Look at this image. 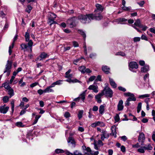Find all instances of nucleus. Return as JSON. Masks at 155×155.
Wrapping results in <instances>:
<instances>
[{"mask_svg":"<svg viewBox=\"0 0 155 155\" xmlns=\"http://www.w3.org/2000/svg\"><path fill=\"white\" fill-rule=\"evenodd\" d=\"M101 13L96 12L95 15L93 14H87L86 15H80L78 17V19L80 20L83 23H88L91 20L95 19L99 20L102 18L103 17L100 14Z\"/></svg>","mask_w":155,"mask_h":155,"instance_id":"1","label":"nucleus"},{"mask_svg":"<svg viewBox=\"0 0 155 155\" xmlns=\"http://www.w3.org/2000/svg\"><path fill=\"white\" fill-rule=\"evenodd\" d=\"M101 92L103 95L107 97L111 98L113 96V92L112 90L107 86L105 87Z\"/></svg>","mask_w":155,"mask_h":155,"instance_id":"2","label":"nucleus"},{"mask_svg":"<svg viewBox=\"0 0 155 155\" xmlns=\"http://www.w3.org/2000/svg\"><path fill=\"white\" fill-rule=\"evenodd\" d=\"M12 62L9 61L8 60L7 61V63L5 66V70L4 71V73L7 72V75L8 76L10 74L11 72V69L12 66Z\"/></svg>","mask_w":155,"mask_h":155,"instance_id":"3","label":"nucleus"},{"mask_svg":"<svg viewBox=\"0 0 155 155\" xmlns=\"http://www.w3.org/2000/svg\"><path fill=\"white\" fill-rule=\"evenodd\" d=\"M76 19L74 17L69 19L68 20L67 23L69 26L70 27L72 28L75 26Z\"/></svg>","mask_w":155,"mask_h":155,"instance_id":"4","label":"nucleus"},{"mask_svg":"<svg viewBox=\"0 0 155 155\" xmlns=\"http://www.w3.org/2000/svg\"><path fill=\"white\" fill-rule=\"evenodd\" d=\"M124 95L126 97H129L127 99L130 101H135L136 100V98L135 97L134 95L133 94L128 92L124 93Z\"/></svg>","mask_w":155,"mask_h":155,"instance_id":"5","label":"nucleus"},{"mask_svg":"<svg viewBox=\"0 0 155 155\" xmlns=\"http://www.w3.org/2000/svg\"><path fill=\"white\" fill-rule=\"evenodd\" d=\"M129 66L130 70L134 72H136V71H133V69L134 68L136 69L138 68L137 63L134 61L130 62L129 64Z\"/></svg>","mask_w":155,"mask_h":155,"instance_id":"6","label":"nucleus"},{"mask_svg":"<svg viewBox=\"0 0 155 155\" xmlns=\"http://www.w3.org/2000/svg\"><path fill=\"white\" fill-rule=\"evenodd\" d=\"M127 21V19L125 18H120L115 20V21L118 24H126V22Z\"/></svg>","mask_w":155,"mask_h":155,"instance_id":"7","label":"nucleus"},{"mask_svg":"<svg viewBox=\"0 0 155 155\" xmlns=\"http://www.w3.org/2000/svg\"><path fill=\"white\" fill-rule=\"evenodd\" d=\"M67 141L69 145L70 144V143L71 144V147H75L76 146V142L73 138L72 137H69Z\"/></svg>","mask_w":155,"mask_h":155,"instance_id":"8","label":"nucleus"},{"mask_svg":"<svg viewBox=\"0 0 155 155\" xmlns=\"http://www.w3.org/2000/svg\"><path fill=\"white\" fill-rule=\"evenodd\" d=\"M96 6L97 9L95 10V12L101 13L102 12L104 8L101 5L97 4H96Z\"/></svg>","mask_w":155,"mask_h":155,"instance_id":"9","label":"nucleus"},{"mask_svg":"<svg viewBox=\"0 0 155 155\" xmlns=\"http://www.w3.org/2000/svg\"><path fill=\"white\" fill-rule=\"evenodd\" d=\"M103 95H104L101 92L95 96V98L98 103H101L102 101L101 98V97Z\"/></svg>","mask_w":155,"mask_h":155,"instance_id":"10","label":"nucleus"},{"mask_svg":"<svg viewBox=\"0 0 155 155\" xmlns=\"http://www.w3.org/2000/svg\"><path fill=\"white\" fill-rule=\"evenodd\" d=\"M9 107H5L4 106H1L0 107V112L1 113L5 114L9 109Z\"/></svg>","mask_w":155,"mask_h":155,"instance_id":"11","label":"nucleus"},{"mask_svg":"<svg viewBox=\"0 0 155 155\" xmlns=\"http://www.w3.org/2000/svg\"><path fill=\"white\" fill-rule=\"evenodd\" d=\"M88 89L90 90H92L93 91L96 93L98 92V86L94 85H90L88 87Z\"/></svg>","mask_w":155,"mask_h":155,"instance_id":"12","label":"nucleus"},{"mask_svg":"<svg viewBox=\"0 0 155 155\" xmlns=\"http://www.w3.org/2000/svg\"><path fill=\"white\" fill-rule=\"evenodd\" d=\"M123 102L122 100L119 101L117 105V109L119 111H121L123 110L124 106L123 105Z\"/></svg>","mask_w":155,"mask_h":155,"instance_id":"13","label":"nucleus"},{"mask_svg":"<svg viewBox=\"0 0 155 155\" xmlns=\"http://www.w3.org/2000/svg\"><path fill=\"white\" fill-rule=\"evenodd\" d=\"M116 128V127L114 125L112 126L111 127L112 133L111 134L114 136L115 138L117 137Z\"/></svg>","mask_w":155,"mask_h":155,"instance_id":"14","label":"nucleus"},{"mask_svg":"<svg viewBox=\"0 0 155 155\" xmlns=\"http://www.w3.org/2000/svg\"><path fill=\"white\" fill-rule=\"evenodd\" d=\"M145 139V136L144 134L143 133H141L140 134L138 140L139 142H141L143 143V140Z\"/></svg>","mask_w":155,"mask_h":155,"instance_id":"15","label":"nucleus"},{"mask_svg":"<svg viewBox=\"0 0 155 155\" xmlns=\"http://www.w3.org/2000/svg\"><path fill=\"white\" fill-rule=\"evenodd\" d=\"M109 79L110 84L112 87L114 88H116L117 86V84L114 81V80L110 78H109Z\"/></svg>","mask_w":155,"mask_h":155,"instance_id":"16","label":"nucleus"},{"mask_svg":"<svg viewBox=\"0 0 155 155\" xmlns=\"http://www.w3.org/2000/svg\"><path fill=\"white\" fill-rule=\"evenodd\" d=\"M86 91H83L82 93L79 96V98L81 99L83 102L84 101V100L85 98V94Z\"/></svg>","mask_w":155,"mask_h":155,"instance_id":"17","label":"nucleus"},{"mask_svg":"<svg viewBox=\"0 0 155 155\" xmlns=\"http://www.w3.org/2000/svg\"><path fill=\"white\" fill-rule=\"evenodd\" d=\"M149 70V66L148 65H145L141 68V71L143 72H146Z\"/></svg>","mask_w":155,"mask_h":155,"instance_id":"18","label":"nucleus"},{"mask_svg":"<svg viewBox=\"0 0 155 155\" xmlns=\"http://www.w3.org/2000/svg\"><path fill=\"white\" fill-rule=\"evenodd\" d=\"M134 25V26H137L138 27L140 28V27H142V25L141 23V22L139 19H137L135 22H134V25Z\"/></svg>","mask_w":155,"mask_h":155,"instance_id":"19","label":"nucleus"},{"mask_svg":"<svg viewBox=\"0 0 155 155\" xmlns=\"http://www.w3.org/2000/svg\"><path fill=\"white\" fill-rule=\"evenodd\" d=\"M7 90L8 94L9 95V98H10L14 95V90L11 87Z\"/></svg>","mask_w":155,"mask_h":155,"instance_id":"20","label":"nucleus"},{"mask_svg":"<svg viewBox=\"0 0 155 155\" xmlns=\"http://www.w3.org/2000/svg\"><path fill=\"white\" fill-rule=\"evenodd\" d=\"M102 70L106 74H108L109 72V68L106 66H103L102 67Z\"/></svg>","mask_w":155,"mask_h":155,"instance_id":"21","label":"nucleus"},{"mask_svg":"<svg viewBox=\"0 0 155 155\" xmlns=\"http://www.w3.org/2000/svg\"><path fill=\"white\" fill-rule=\"evenodd\" d=\"M105 106L104 105H101L99 107V112L101 114H103L104 111Z\"/></svg>","mask_w":155,"mask_h":155,"instance_id":"22","label":"nucleus"},{"mask_svg":"<svg viewBox=\"0 0 155 155\" xmlns=\"http://www.w3.org/2000/svg\"><path fill=\"white\" fill-rule=\"evenodd\" d=\"M143 148L145 150H151L153 149V147L150 144H148L147 145H145L144 147Z\"/></svg>","mask_w":155,"mask_h":155,"instance_id":"23","label":"nucleus"},{"mask_svg":"<svg viewBox=\"0 0 155 155\" xmlns=\"http://www.w3.org/2000/svg\"><path fill=\"white\" fill-rule=\"evenodd\" d=\"M51 87H50V86L48 87L46 89L44 90V92L45 93H49L51 92H53L54 90L51 89Z\"/></svg>","mask_w":155,"mask_h":155,"instance_id":"24","label":"nucleus"},{"mask_svg":"<svg viewBox=\"0 0 155 155\" xmlns=\"http://www.w3.org/2000/svg\"><path fill=\"white\" fill-rule=\"evenodd\" d=\"M48 56L47 54L45 52H43L41 53L40 56V57L41 59H44Z\"/></svg>","mask_w":155,"mask_h":155,"instance_id":"25","label":"nucleus"},{"mask_svg":"<svg viewBox=\"0 0 155 155\" xmlns=\"http://www.w3.org/2000/svg\"><path fill=\"white\" fill-rule=\"evenodd\" d=\"M78 32L84 38V40H85L86 35L84 32L81 30H79L78 31Z\"/></svg>","mask_w":155,"mask_h":155,"instance_id":"26","label":"nucleus"},{"mask_svg":"<svg viewBox=\"0 0 155 155\" xmlns=\"http://www.w3.org/2000/svg\"><path fill=\"white\" fill-rule=\"evenodd\" d=\"M28 47V45L25 43H22L21 45V50H23L25 51Z\"/></svg>","mask_w":155,"mask_h":155,"instance_id":"27","label":"nucleus"},{"mask_svg":"<svg viewBox=\"0 0 155 155\" xmlns=\"http://www.w3.org/2000/svg\"><path fill=\"white\" fill-rule=\"evenodd\" d=\"M86 68L85 67L82 66L79 68V70L82 74H84V71Z\"/></svg>","mask_w":155,"mask_h":155,"instance_id":"28","label":"nucleus"},{"mask_svg":"<svg viewBox=\"0 0 155 155\" xmlns=\"http://www.w3.org/2000/svg\"><path fill=\"white\" fill-rule=\"evenodd\" d=\"M82 148L84 150H85L87 152H89L90 153L92 154V151L91 149L89 147H87L86 148L85 146H82Z\"/></svg>","mask_w":155,"mask_h":155,"instance_id":"29","label":"nucleus"},{"mask_svg":"<svg viewBox=\"0 0 155 155\" xmlns=\"http://www.w3.org/2000/svg\"><path fill=\"white\" fill-rule=\"evenodd\" d=\"M102 134L101 135L105 137L106 138H108L109 137V134L105 130H102Z\"/></svg>","mask_w":155,"mask_h":155,"instance_id":"30","label":"nucleus"},{"mask_svg":"<svg viewBox=\"0 0 155 155\" xmlns=\"http://www.w3.org/2000/svg\"><path fill=\"white\" fill-rule=\"evenodd\" d=\"M54 19L51 18H49L48 19V23L50 25H51L53 24H56V22L54 21Z\"/></svg>","mask_w":155,"mask_h":155,"instance_id":"31","label":"nucleus"},{"mask_svg":"<svg viewBox=\"0 0 155 155\" xmlns=\"http://www.w3.org/2000/svg\"><path fill=\"white\" fill-rule=\"evenodd\" d=\"M25 37L26 41L27 42L29 40L30 38V35L29 33L28 32H26Z\"/></svg>","mask_w":155,"mask_h":155,"instance_id":"32","label":"nucleus"},{"mask_svg":"<svg viewBox=\"0 0 155 155\" xmlns=\"http://www.w3.org/2000/svg\"><path fill=\"white\" fill-rule=\"evenodd\" d=\"M150 94H144L140 95L139 96V98H144L148 97H150Z\"/></svg>","mask_w":155,"mask_h":155,"instance_id":"33","label":"nucleus"},{"mask_svg":"<svg viewBox=\"0 0 155 155\" xmlns=\"http://www.w3.org/2000/svg\"><path fill=\"white\" fill-rule=\"evenodd\" d=\"M28 47L30 48V51L31 52L32 51V47L33 45V42L31 40H29L28 41Z\"/></svg>","mask_w":155,"mask_h":155,"instance_id":"34","label":"nucleus"},{"mask_svg":"<svg viewBox=\"0 0 155 155\" xmlns=\"http://www.w3.org/2000/svg\"><path fill=\"white\" fill-rule=\"evenodd\" d=\"M83 110H80L78 113V117L79 120H80L82 117V115L83 113Z\"/></svg>","mask_w":155,"mask_h":155,"instance_id":"35","label":"nucleus"},{"mask_svg":"<svg viewBox=\"0 0 155 155\" xmlns=\"http://www.w3.org/2000/svg\"><path fill=\"white\" fill-rule=\"evenodd\" d=\"M97 126H99L101 127H104L105 126V124L103 122L97 121Z\"/></svg>","mask_w":155,"mask_h":155,"instance_id":"36","label":"nucleus"},{"mask_svg":"<svg viewBox=\"0 0 155 155\" xmlns=\"http://www.w3.org/2000/svg\"><path fill=\"white\" fill-rule=\"evenodd\" d=\"M15 125L18 127H23L25 126L21 122H17L15 124Z\"/></svg>","mask_w":155,"mask_h":155,"instance_id":"37","label":"nucleus"},{"mask_svg":"<svg viewBox=\"0 0 155 155\" xmlns=\"http://www.w3.org/2000/svg\"><path fill=\"white\" fill-rule=\"evenodd\" d=\"M32 9V7L31 5H28L25 11L26 12H28V13H30Z\"/></svg>","mask_w":155,"mask_h":155,"instance_id":"38","label":"nucleus"},{"mask_svg":"<svg viewBox=\"0 0 155 155\" xmlns=\"http://www.w3.org/2000/svg\"><path fill=\"white\" fill-rule=\"evenodd\" d=\"M145 150L143 147H141L140 148L138 149L137 151L140 153H144L145 152Z\"/></svg>","mask_w":155,"mask_h":155,"instance_id":"39","label":"nucleus"},{"mask_svg":"<svg viewBox=\"0 0 155 155\" xmlns=\"http://www.w3.org/2000/svg\"><path fill=\"white\" fill-rule=\"evenodd\" d=\"M9 97L7 96H5L3 97L2 100L4 103H7V102L8 101H9Z\"/></svg>","mask_w":155,"mask_h":155,"instance_id":"40","label":"nucleus"},{"mask_svg":"<svg viewBox=\"0 0 155 155\" xmlns=\"http://www.w3.org/2000/svg\"><path fill=\"white\" fill-rule=\"evenodd\" d=\"M142 106V103L141 102H140L138 104V106L137 107V112L138 113H139L141 110Z\"/></svg>","mask_w":155,"mask_h":155,"instance_id":"41","label":"nucleus"},{"mask_svg":"<svg viewBox=\"0 0 155 155\" xmlns=\"http://www.w3.org/2000/svg\"><path fill=\"white\" fill-rule=\"evenodd\" d=\"M83 48H84V54L85 55H87V48L86 45V43L85 42H84L83 44Z\"/></svg>","mask_w":155,"mask_h":155,"instance_id":"42","label":"nucleus"},{"mask_svg":"<svg viewBox=\"0 0 155 155\" xmlns=\"http://www.w3.org/2000/svg\"><path fill=\"white\" fill-rule=\"evenodd\" d=\"M122 9L125 11L130 10L131 9V7H126L125 6L122 7Z\"/></svg>","mask_w":155,"mask_h":155,"instance_id":"43","label":"nucleus"},{"mask_svg":"<svg viewBox=\"0 0 155 155\" xmlns=\"http://www.w3.org/2000/svg\"><path fill=\"white\" fill-rule=\"evenodd\" d=\"M116 55H120L122 56H126L125 54L121 51L117 53Z\"/></svg>","mask_w":155,"mask_h":155,"instance_id":"44","label":"nucleus"},{"mask_svg":"<svg viewBox=\"0 0 155 155\" xmlns=\"http://www.w3.org/2000/svg\"><path fill=\"white\" fill-rule=\"evenodd\" d=\"M4 87L7 90H8L9 89L11 88V87L7 83H5L4 84Z\"/></svg>","mask_w":155,"mask_h":155,"instance_id":"45","label":"nucleus"},{"mask_svg":"<svg viewBox=\"0 0 155 155\" xmlns=\"http://www.w3.org/2000/svg\"><path fill=\"white\" fill-rule=\"evenodd\" d=\"M38 93L40 95L42 94L43 93H45L44 92V90H43L42 89H39L37 91Z\"/></svg>","mask_w":155,"mask_h":155,"instance_id":"46","label":"nucleus"},{"mask_svg":"<svg viewBox=\"0 0 155 155\" xmlns=\"http://www.w3.org/2000/svg\"><path fill=\"white\" fill-rule=\"evenodd\" d=\"M114 119L116 122H117L120 120V117L119 115L117 114L114 117Z\"/></svg>","mask_w":155,"mask_h":155,"instance_id":"47","label":"nucleus"},{"mask_svg":"<svg viewBox=\"0 0 155 155\" xmlns=\"http://www.w3.org/2000/svg\"><path fill=\"white\" fill-rule=\"evenodd\" d=\"M118 89L119 90L123 92H125L126 91V90L125 88L121 86L118 87Z\"/></svg>","mask_w":155,"mask_h":155,"instance_id":"48","label":"nucleus"},{"mask_svg":"<svg viewBox=\"0 0 155 155\" xmlns=\"http://www.w3.org/2000/svg\"><path fill=\"white\" fill-rule=\"evenodd\" d=\"M55 151L56 153H63L64 151L60 149H57L55 150Z\"/></svg>","mask_w":155,"mask_h":155,"instance_id":"49","label":"nucleus"},{"mask_svg":"<svg viewBox=\"0 0 155 155\" xmlns=\"http://www.w3.org/2000/svg\"><path fill=\"white\" fill-rule=\"evenodd\" d=\"M64 116L66 118H68L70 117V114L69 112H65L64 114Z\"/></svg>","mask_w":155,"mask_h":155,"instance_id":"50","label":"nucleus"},{"mask_svg":"<svg viewBox=\"0 0 155 155\" xmlns=\"http://www.w3.org/2000/svg\"><path fill=\"white\" fill-rule=\"evenodd\" d=\"M73 45L75 47H78L79 46V45L78 43L75 41H74L72 42Z\"/></svg>","mask_w":155,"mask_h":155,"instance_id":"51","label":"nucleus"},{"mask_svg":"<svg viewBox=\"0 0 155 155\" xmlns=\"http://www.w3.org/2000/svg\"><path fill=\"white\" fill-rule=\"evenodd\" d=\"M140 38L139 37H136L134 38V42L139 41H140Z\"/></svg>","mask_w":155,"mask_h":155,"instance_id":"52","label":"nucleus"},{"mask_svg":"<svg viewBox=\"0 0 155 155\" xmlns=\"http://www.w3.org/2000/svg\"><path fill=\"white\" fill-rule=\"evenodd\" d=\"M74 155H82V153L78 150L74 151Z\"/></svg>","mask_w":155,"mask_h":155,"instance_id":"53","label":"nucleus"},{"mask_svg":"<svg viewBox=\"0 0 155 155\" xmlns=\"http://www.w3.org/2000/svg\"><path fill=\"white\" fill-rule=\"evenodd\" d=\"M38 84V82H35V83H33L31 84L30 85V86L32 88Z\"/></svg>","mask_w":155,"mask_h":155,"instance_id":"54","label":"nucleus"},{"mask_svg":"<svg viewBox=\"0 0 155 155\" xmlns=\"http://www.w3.org/2000/svg\"><path fill=\"white\" fill-rule=\"evenodd\" d=\"M96 77L94 76H91L89 78V80L90 81H92L96 78Z\"/></svg>","mask_w":155,"mask_h":155,"instance_id":"55","label":"nucleus"},{"mask_svg":"<svg viewBox=\"0 0 155 155\" xmlns=\"http://www.w3.org/2000/svg\"><path fill=\"white\" fill-rule=\"evenodd\" d=\"M144 3V2L143 1H140L139 2H138L137 4L141 7H142Z\"/></svg>","mask_w":155,"mask_h":155,"instance_id":"56","label":"nucleus"},{"mask_svg":"<svg viewBox=\"0 0 155 155\" xmlns=\"http://www.w3.org/2000/svg\"><path fill=\"white\" fill-rule=\"evenodd\" d=\"M98 107L96 106H94L92 109V110L94 111H97L98 110Z\"/></svg>","mask_w":155,"mask_h":155,"instance_id":"57","label":"nucleus"},{"mask_svg":"<svg viewBox=\"0 0 155 155\" xmlns=\"http://www.w3.org/2000/svg\"><path fill=\"white\" fill-rule=\"evenodd\" d=\"M51 17L50 18H51L55 19L56 18V15L54 13H51L50 14Z\"/></svg>","mask_w":155,"mask_h":155,"instance_id":"58","label":"nucleus"},{"mask_svg":"<svg viewBox=\"0 0 155 155\" xmlns=\"http://www.w3.org/2000/svg\"><path fill=\"white\" fill-rule=\"evenodd\" d=\"M141 38L142 40H144L146 41L148 40V39H147V37L145 35H142V36H141Z\"/></svg>","mask_w":155,"mask_h":155,"instance_id":"59","label":"nucleus"},{"mask_svg":"<svg viewBox=\"0 0 155 155\" xmlns=\"http://www.w3.org/2000/svg\"><path fill=\"white\" fill-rule=\"evenodd\" d=\"M139 64L140 65L143 66L145 65V63L144 61L141 60L139 61Z\"/></svg>","mask_w":155,"mask_h":155,"instance_id":"60","label":"nucleus"},{"mask_svg":"<svg viewBox=\"0 0 155 155\" xmlns=\"http://www.w3.org/2000/svg\"><path fill=\"white\" fill-rule=\"evenodd\" d=\"M84 72V73H89L91 72V71L89 68H85Z\"/></svg>","mask_w":155,"mask_h":155,"instance_id":"61","label":"nucleus"},{"mask_svg":"<svg viewBox=\"0 0 155 155\" xmlns=\"http://www.w3.org/2000/svg\"><path fill=\"white\" fill-rule=\"evenodd\" d=\"M39 104L40 106L41 107H43L44 105V102L42 101H39Z\"/></svg>","mask_w":155,"mask_h":155,"instance_id":"62","label":"nucleus"},{"mask_svg":"<svg viewBox=\"0 0 155 155\" xmlns=\"http://www.w3.org/2000/svg\"><path fill=\"white\" fill-rule=\"evenodd\" d=\"M63 81L62 80H59L55 82L56 84L57 85H60L62 83H61V82H62Z\"/></svg>","mask_w":155,"mask_h":155,"instance_id":"63","label":"nucleus"},{"mask_svg":"<svg viewBox=\"0 0 155 155\" xmlns=\"http://www.w3.org/2000/svg\"><path fill=\"white\" fill-rule=\"evenodd\" d=\"M96 56V54L92 53L90 54V57L91 58H94Z\"/></svg>","mask_w":155,"mask_h":155,"instance_id":"64","label":"nucleus"}]
</instances>
